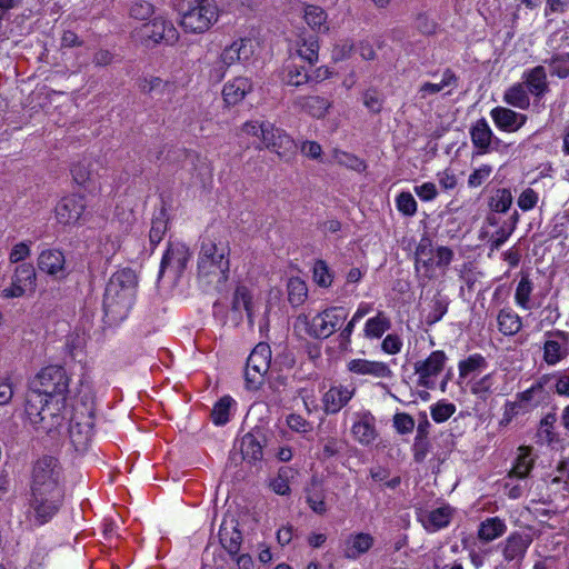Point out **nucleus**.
Masks as SVG:
<instances>
[{"instance_id":"nucleus-1","label":"nucleus","mask_w":569,"mask_h":569,"mask_svg":"<svg viewBox=\"0 0 569 569\" xmlns=\"http://www.w3.org/2000/svg\"><path fill=\"white\" fill-rule=\"evenodd\" d=\"M230 246L220 237L207 236L201 241L198 258V276L217 289L228 280L230 271Z\"/></svg>"},{"instance_id":"nucleus-2","label":"nucleus","mask_w":569,"mask_h":569,"mask_svg":"<svg viewBox=\"0 0 569 569\" xmlns=\"http://www.w3.org/2000/svg\"><path fill=\"white\" fill-rule=\"evenodd\" d=\"M94 427V409L90 402H76L69 425V438L74 450L84 452L91 445Z\"/></svg>"},{"instance_id":"nucleus-3","label":"nucleus","mask_w":569,"mask_h":569,"mask_svg":"<svg viewBox=\"0 0 569 569\" xmlns=\"http://www.w3.org/2000/svg\"><path fill=\"white\" fill-rule=\"evenodd\" d=\"M60 473L61 470L56 458L46 456L39 459L33 466L31 493L62 499Z\"/></svg>"},{"instance_id":"nucleus-4","label":"nucleus","mask_w":569,"mask_h":569,"mask_svg":"<svg viewBox=\"0 0 569 569\" xmlns=\"http://www.w3.org/2000/svg\"><path fill=\"white\" fill-rule=\"evenodd\" d=\"M180 24L187 32L202 33L219 18L216 0H186Z\"/></svg>"},{"instance_id":"nucleus-5","label":"nucleus","mask_w":569,"mask_h":569,"mask_svg":"<svg viewBox=\"0 0 569 569\" xmlns=\"http://www.w3.org/2000/svg\"><path fill=\"white\" fill-rule=\"evenodd\" d=\"M70 378L64 368L48 366L32 381V388L44 397L64 399L69 393Z\"/></svg>"},{"instance_id":"nucleus-6","label":"nucleus","mask_w":569,"mask_h":569,"mask_svg":"<svg viewBox=\"0 0 569 569\" xmlns=\"http://www.w3.org/2000/svg\"><path fill=\"white\" fill-rule=\"evenodd\" d=\"M137 39L146 47L164 43L173 46L179 40V32L170 20L156 17L134 31Z\"/></svg>"},{"instance_id":"nucleus-7","label":"nucleus","mask_w":569,"mask_h":569,"mask_svg":"<svg viewBox=\"0 0 569 569\" xmlns=\"http://www.w3.org/2000/svg\"><path fill=\"white\" fill-rule=\"evenodd\" d=\"M347 311L342 307H330L317 313L310 321H306L307 333L316 339H327L332 336L347 319ZM307 320V317H305Z\"/></svg>"},{"instance_id":"nucleus-8","label":"nucleus","mask_w":569,"mask_h":569,"mask_svg":"<svg viewBox=\"0 0 569 569\" xmlns=\"http://www.w3.org/2000/svg\"><path fill=\"white\" fill-rule=\"evenodd\" d=\"M271 349L268 343L260 342L251 351L247 360L244 378L248 389H259L264 380V376L270 368Z\"/></svg>"},{"instance_id":"nucleus-9","label":"nucleus","mask_w":569,"mask_h":569,"mask_svg":"<svg viewBox=\"0 0 569 569\" xmlns=\"http://www.w3.org/2000/svg\"><path fill=\"white\" fill-rule=\"evenodd\" d=\"M264 147L277 153L282 160L289 161L297 151L295 140L282 129L276 128L273 123L267 122L262 138Z\"/></svg>"},{"instance_id":"nucleus-10","label":"nucleus","mask_w":569,"mask_h":569,"mask_svg":"<svg viewBox=\"0 0 569 569\" xmlns=\"http://www.w3.org/2000/svg\"><path fill=\"white\" fill-rule=\"evenodd\" d=\"M253 43L251 39H240L226 47L220 54L221 66L216 69L217 79L224 77L226 69L237 62L244 63L253 56Z\"/></svg>"},{"instance_id":"nucleus-11","label":"nucleus","mask_w":569,"mask_h":569,"mask_svg":"<svg viewBox=\"0 0 569 569\" xmlns=\"http://www.w3.org/2000/svg\"><path fill=\"white\" fill-rule=\"evenodd\" d=\"M133 296L120 291L118 287L108 282L103 296V309L106 315L114 321L126 318L133 305Z\"/></svg>"},{"instance_id":"nucleus-12","label":"nucleus","mask_w":569,"mask_h":569,"mask_svg":"<svg viewBox=\"0 0 569 569\" xmlns=\"http://www.w3.org/2000/svg\"><path fill=\"white\" fill-rule=\"evenodd\" d=\"M191 253L189 248L182 242H169L166 252L161 259L159 279L167 269H170L174 277H180L186 270Z\"/></svg>"},{"instance_id":"nucleus-13","label":"nucleus","mask_w":569,"mask_h":569,"mask_svg":"<svg viewBox=\"0 0 569 569\" xmlns=\"http://www.w3.org/2000/svg\"><path fill=\"white\" fill-rule=\"evenodd\" d=\"M87 208L86 199L80 194L63 197L56 206V219L60 224L73 226L78 223Z\"/></svg>"},{"instance_id":"nucleus-14","label":"nucleus","mask_w":569,"mask_h":569,"mask_svg":"<svg viewBox=\"0 0 569 569\" xmlns=\"http://www.w3.org/2000/svg\"><path fill=\"white\" fill-rule=\"evenodd\" d=\"M266 437L259 431L246 433L240 441L241 459L256 471L262 469Z\"/></svg>"},{"instance_id":"nucleus-15","label":"nucleus","mask_w":569,"mask_h":569,"mask_svg":"<svg viewBox=\"0 0 569 569\" xmlns=\"http://www.w3.org/2000/svg\"><path fill=\"white\" fill-rule=\"evenodd\" d=\"M447 356L443 351H432L426 360L417 361L415 363V372L419 376L418 385L432 389L435 382L432 377H437L443 369Z\"/></svg>"},{"instance_id":"nucleus-16","label":"nucleus","mask_w":569,"mask_h":569,"mask_svg":"<svg viewBox=\"0 0 569 569\" xmlns=\"http://www.w3.org/2000/svg\"><path fill=\"white\" fill-rule=\"evenodd\" d=\"M62 499L50 498L44 495H33L30 498L29 518L36 525H44L59 510Z\"/></svg>"},{"instance_id":"nucleus-17","label":"nucleus","mask_w":569,"mask_h":569,"mask_svg":"<svg viewBox=\"0 0 569 569\" xmlns=\"http://www.w3.org/2000/svg\"><path fill=\"white\" fill-rule=\"evenodd\" d=\"M356 389L342 385L332 386L322 397L323 411L336 415L352 399Z\"/></svg>"},{"instance_id":"nucleus-18","label":"nucleus","mask_w":569,"mask_h":569,"mask_svg":"<svg viewBox=\"0 0 569 569\" xmlns=\"http://www.w3.org/2000/svg\"><path fill=\"white\" fill-rule=\"evenodd\" d=\"M38 268L56 279H63L67 276L64 256L57 249L43 250L38 258Z\"/></svg>"},{"instance_id":"nucleus-19","label":"nucleus","mask_w":569,"mask_h":569,"mask_svg":"<svg viewBox=\"0 0 569 569\" xmlns=\"http://www.w3.org/2000/svg\"><path fill=\"white\" fill-rule=\"evenodd\" d=\"M66 402L67 400L64 399H52L46 397L41 415V417H43V422H40L38 425V428H41L42 430L50 432L53 429L60 427L64 419L62 411L66 409Z\"/></svg>"},{"instance_id":"nucleus-20","label":"nucleus","mask_w":569,"mask_h":569,"mask_svg":"<svg viewBox=\"0 0 569 569\" xmlns=\"http://www.w3.org/2000/svg\"><path fill=\"white\" fill-rule=\"evenodd\" d=\"M532 539L528 533L513 532L501 545L506 561H520L525 557Z\"/></svg>"},{"instance_id":"nucleus-21","label":"nucleus","mask_w":569,"mask_h":569,"mask_svg":"<svg viewBox=\"0 0 569 569\" xmlns=\"http://www.w3.org/2000/svg\"><path fill=\"white\" fill-rule=\"evenodd\" d=\"M293 107L313 118H325L331 108V102L320 96H300L293 100Z\"/></svg>"},{"instance_id":"nucleus-22","label":"nucleus","mask_w":569,"mask_h":569,"mask_svg":"<svg viewBox=\"0 0 569 569\" xmlns=\"http://www.w3.org/2000/svg\"><path fill=\"white\" fill-rule=\"evenodd\" d=\"M491 117L498 128L509 132L517 131L527 121L526 114L517 113L516 111L503 107L493 108L491 110Z\"/></svg>"},{"instance_id":"nucleus-23","label":"nucleus","mask_w":569,"mask_h":569,"mask_svg":"<svg viewBox=\"0 0 569 569\" xmlns=\"http://www.w3.org/2000/svg\"><path fill=\"white\" fill-rule=\"evenodd\" d=\"M251 91V80L246 77H237L223 86L222 97L228 106H236Z\"/></svg>"},{"instance_id":"nucleus-24","label":"nucleus","mask_w":569,"mask_h":569,"mask_svg":"<svg viewBox=\"0 0 569 569\" xmlns=\"http://www.w3.org/2000/svg\"><path fill=\"white\" fill-rule=\"evenodd\" d=\"M375 543V538L367 532L351 533L345 541L343 556L347 559L356 560L368 552Z\"/></svg>"},{"instance_id":"nucleus-25","label":"nucleus","mask_w":569,"mask_h":569,"mask_svg":"<svg viewBox=\"0 0 569 569\" xmlns=\"http://www.w3.org/2000/svg\"><path fill=\"white\" fill-rule=\"evenodd\" d=\"M349 371L357 375H369L376 378H391L392 371L389 366L381 361H369L366 359H353L348 363Z\"/></svg>"},{"instance_id":"nucleus-26","label":"nucleus","mask_w":569,"mask_h":569,"mask_svg":"<svg viewBox=\"0 0 569 569\" xmlns=\"http://www.w3.org/2000/svg\"><path fill=\"white\" fill-rule=\"evenodd\" d=\"M219 539L222 547L231 556L238 555L242 542V535L233 520H231L230 522L223 521L221 523L219 530Z\"/></svg>"},{"instance_id":"nucleus-27","label":"nucleus","mask_w":569,"mask_h":569,"mask_svg":"<svg viewBox=\"0 0 569 569\" xmlns=\"http://www.w3.org/2000/svg\"><path fill=\"white\" fill-rule=\"evenodd\" d=\"M351 431L356 440L361 445L368 446L372 443L377 438L375 417L370 412L362 413L360 419L353 423Z\"/></svg>"},{"instance_id":"nucleus-28","label":"nucleus","mask_w":569,"mask_h":569,"mask_svg":"<svg viewBox=\"0 0 569 569\" xmlns=\"http://www.w3.org/2000/svg\"><path fill=\"white\" fill-rule=\"evenodd\" d=\"M139 88L143 93H156L160 98L171 100L176 93L174 82L164 81L159 77L143 78L139 82Z\"/></svg>"},{"instance_id":"nucleus-29","label":"nucleus","mask_w":569,"mask_h":569,"mask_svg":"<svg viewBox=\"0 0 569 569\" xmlns=\"http://www.w3.org/2000/svg\"><path fill=\"white\" fill-rule=\"evenodd\" d=\"M525 86L536 97H542L548 91L547 74L542 66H537L525 76Z\"/></svg>"},{"instance_id":"nucleus-30","label":"nucleus","mask_w":569,"mask_h":569,"mask_svg":"<svg viewBox=\"0 0 569 569\" xmlns=\"http://www.w3.org/2000/svg\"><path fill=\"white\" fill-rule=\"evenodd\" d=\"M451 517L452 510L450 507H439L426 513L421 521L428 531H437L447 527L451 520Z\"/></svg>"},{"instance_id":"nucleus-31","label":"nucleus","mask_w":569,"mask_h":569,"mask_svg":"<svg viewBox=\"0 0 569 569\" xmlns=\"http://www.w3.org/2000/svg\"><path fill=\"white\" fill-rule=\"evenodd\" d=\"M44 401H46V397L42 393L38 392L33 388L27 395L24 410H26V415H27L29 421L33 426L38 427V425L40 422H43V417H41V415H42Z\"/></svg>"},{"instance_id":"nucleus-32","label":"nucleus","mask_w":569,"mask_h":569,"mask_svg":"<svg viewBox=\"0 0 569 569\" xmlns=\"http://www.w3.org/2000/svg\"><path fill=\"white\" fill-rule=\"evenodd\" d=\"M471 141L480 153L488 151L491 143L492 131L485 119L478 120L470 130Z\"/></svg>"},{"instance_id":"nucleus-33","label":"nucleus","mask_w":569,"mask_h":569,"mask_svg":"<svg viewBox=\"0 0 569 569\" xmlns=\"http://www.w3.org/2000/svg\"><path fill=\"white\" fill-rule=\"evenodd\" d=\"M507 530L506 523L498 517L488 518L479 526L478 538L483 542H490L501 537Z\"/></svg>"},{"instance_id":"nucleus-34","label":"nucleus","mask_w":569,"mask_h":569,"mask_svg":"<svg viewBox=\"0 0 569 569\" xmlns=\"http://www.w3.org/2000/svg\"><path fill=\"white\" fill-rule=\"evenodd\" d=\"M327 19L328 14L321 7L313 4L305 7V20L312 30L327 32L329 30Z\"/></svg>"},{"instance_id":"nucleus-35","label":"nucleus","mask_w":569,"mask_h":569,"mask_svg":"<svg viewBox=\"0 0 569 569\" xmlns=\"http://www.w3.org/2000/svg\"><path fill=\"white\" fill-rule=\"evenodd\" d=\"M120 291H124L134 297L137 276L133 270L126 268L114 272L108 281Z\"/></svg>"},{"instance_id":"nucleus-36","label":"nucleus","mask_w":569,"mask_h":569,"mask_svg":"<svg viewBox=\"0 0 569 569\" xmlns=\"http://www.w3.org/2000/svg\"><path fill=\"white\" fill-rule=\"evenodd\" d=\"M311 80V76L307 72L303 66H298L289 62L284 66L282 71V81L287 86L299 87Z\"/></svg>"},{"instance_id":"nucleus-37","label":"nucleus","mask_w":569,"mask_h":569,"mask_svg":"<svg viewBox=\"0 0 569 569\" xmlns=\"http://www.w3.org/2000/svg\"><path fill=\"white\" fill-rule=\"evenodd\" d=\"M449 300L446 296L437 292L428 305V313L426 315V323L432 326L440 321L447 313Z\"/></svg>"},{"instance_id":"nucleus-38","label":"nucleus","mask_w":569,"mask_h":569,"mask_svg":"<svg viewBox=\"0 0 569 569\" xmlns=\"http://www.w3.org/2000/svg\"><path fill=\"white\" fill-rule=\"evenodd\" d=\"M497 320L499 330L505 336H513L518 333L522 327L520 317L509 309L500 310Z\"/></svg>"},{"instance_id":"nucleus-39","label":"nucleus","mask_w":569,"mask_h":569,"mask_svg":"<svg viewBox=\"0 0 569 569\" xmlns=\"http://www.w3.org/2000/svg\"><path fill=\"white\" fill-rule=\"evenodd\" d=\"M528 91L523 83H517L505 92L503 99L508 104L525 110L530 106Z\"/></svg>"},{"instance_id":"nucleus-40","label":"nucleus","mask_w":569,"mask_h":569,"mask_svg":"<svg viewBox=\"0 0 569 569\" xmlns=\"http://www.w3.org/2000/svg\"><path fill=\"white\" fill-rule=\"evenodd\" d=\"M231 308L233 311H240L243 309L247 312L249 323L251 326L253 325L252 298L247 287H237L233 293Z\"/></svg>"},{"instance_id":"nucleus-41","label":"nucleus","mask_w":569,"mask_h":569,"mask_svg":"<svg viewBox=\"0 0 569 569\" xmlns=\"http://www.w3.org/2000/svg\"><path fill=\"white\" fill-rule=\"evenodd\" d=\"M390 328V319L383 311H379L376 317L367 320L365 326V336L367 338H381Z\"/></svg>"},{"instance_id":"nucleus-42","label":"nucleus","mask_w":569,"mask_h":569,"mask_svg":"<svg viewBox=\"0 0 569 569\" xmlns=\"http://www.w3.org/2000/svg\"><path fill=\"white\" fill-rule=\"evenodd\" d=\"M288 300L293 307L302 305L308 296L306 282L299 277L290 278L287 284Z\"/></svg>"},{"instance_id":"nucleus-43","label":"nucleus","mask_w":569,"mask_h":569,"mask_svg":"<svg viewBox=\"0 0 569 569\" xmlns=\"http://www.w3.org/2000/svg\"><path fill=\"white\" fill-rule=\"evenodd\" d=\"M532 291H533L532 281L529 279V277L527 274L522 276L517 286L516 293H515V300H516L517 305L525 310H530L532 307L530 303V297H531Z\"/></svg>"},{"instance_id":"nucleus-44","label":"nucleus","mask_w":569,"mask_h":569,"mask_svg":"<svg viewBox=\"0 0 569 569\" xmlns=\"http://www.w3.org/2000/svg\"><path fill=\"white\" fill-rule=\"evenodd\" d=\"M519 450L520 453L516 460L513 468L510 471V476L522 479L529 475L533 466V459L530 457L529 448L520 447Z\"/></svg>"},{"instance_id":"nucleus-45","label":"nucleus","mask_w":569,"mask_h":569,"mask_svg":"<svg viewBox=\"0 0 569 569\" xmlns=\"http://www.w3.org/2000/svg\"><path fill=\"white\" fill-rule=\"evenodd\" d=\"M332 158L340 166H345L358 172L365 171L367 168L365 161L359 159L357 156L338 149L333 150Z\"/></svg>"},{"instance_id":"nucleus-46","label":"nucleus","mask_w":569,"mask_h":569,"mask_svg":"<svg viewBox=\"0 0 569 569\" xmlns=\"http://www.w3.org/2000/svg\"><path fill=\"white\" fill-rule=\"evenodd\" d=\"M232 403L233 399L230 396H224L214 405L211 417L216 425L221 426L229 421V411Z\"/></svg>"},{"instance_id":"nucleus-47","label":"nucleus","mask_w":569,"mask_h":569,"mask_svg":"<svg viewBox=\"0 0 569 569\" xmlns=\"http://www.w3.org/2000/svg\"><path fill=\"white\" fill-rule=\"evenodd\" d=\"M487 365L486 359L481 355H472L459 362V378L466 379L472 372L485 368Z\"/></svg>"},{"instance_id":"nucleus-48","label":"nucleus","mask_w":569,"mask_h":569,"mask_svg":"<svg viewBox=\"0 0 569 569\" xmlns=\"http://www.w3.org/2000/svg\"><path fill=\"white\" fill-rule=\"evenodd\" d=\"M320 442L322 443L321 458L325 460L340 455L343 451L345 446H346L345 440L339 439L337 437L322 438L320 440Z\"/></svg>"},{"instance_id":"nucleus-49","label":"nucleus","mask_w":569,"mask_h":569,"mask_svg":"<svg viewBox=\"0 0 569 569\" xmlns=\"http://www.w3.org/2000/svg\"><path fill=\"white\" fill-rule=\"evenodd\" d=\"M545 62L551 68L550 73L552 76H557L559 78L569 77V53L556 54Z\"/></svg>"},{"instance_id":"nucleus-50","label":"nucleus","mask_w":569,"mask_h":569,"mask_svg":"<svg viewBox=\"0 0 569 569\" xmlns=\"http://www.w3.org/2000/svg\"><path fill=\"white\" fill-rule=\"evenodd\" d=\"M92 162L90 160H81L74 163L71 168L73 180L80 184H86L92 177Z\"/></svg>"},{"instance_id":"nucleus-51","label":"nucleus","mask_w":569,"mask_h":569,"mask_svg":"<svg viewBox=\"0 0 569 569\" xmlns=\"http://www.w3.org/2000/svg\"><path fill=\"white\" fill-rule=\"evenodd\" d=\"M512 203V194L509 189H498L491 198L490 207L496 212H506Z\"/></svg>"},{"instance_id":"nucleus-52","label":"nucleus","mask_w":569,"mask_h":569,"mask_svg":"<svg viewBox=\"0 0 569 569\" xmlns=\"http://www.w3.org/2000/svg\"><path fill=\"white\" fill-rule=\"evenodd\" d=\"M492 386H493V375L489 373L480 378L479 380L475 381L470 390L473 395H476L478 398L482 400H487L488 397L492 393Z\"/></svg>"},{"instance_id":"nucleus-53","label":"nucleus","mask_w":569,"mask_h":569,"mask_svg":"<svg viewBox=\"0 0 569 569\" xmlns=\"http://www.w3.org/2000/svg\"><path fill=\"white\" fill-rule=\"evenodd\" d=\"M556 422L557 415L555 412H549L540 421L539 436L543 437L548 443L557 440V433L553 431Z\"/></svg>"},{"instance_id":"nucleus-54","label":"nucleus","mask_w":569,"mask_h":569,"mask_svg":"<svg viewBox=\"0 0 569 569\" xmlns=\"http://www.w3.org/2000/svg\"><path fill=\"white\" fill-rule=\"evenodd\" d=\"M154 12V7L152 3L146 0H136L130 6V17L137 20H147Z\"/></svg>"},{"instance_id":"nucleus-55","label":"nucleus","mask_w":569,"mask_h":569,"mask_svg":"<svg viewBox=\"0 0 569 569\" xmlns=\"http://www.w3.org/2000/svg\"><path fill=\"white\" fill-rule=\"evenodd\" d=\"M167 231V217L164 211H161L158 217L152 220L150 229V242L151 244H158Z\"/></svg>"},{"instance_id":"nucleus-56","label":"nucleus","mask_w":569,"mask_h":569,"mask_svg":"<svg viewBox=\"0 0 569 569\" xmlns=\"http://www.w3.org/2000/svg\"><path fill=\"white\" fill-rule=\"evenodd\" d=\"M313 280L317 284L328 288L332 283V276L323 260H317L313 267Z\"/></svg>"},{"instance_id":"nucleus-57","label":"nucleus","mask_w":569,"mask_h":569,"mask_svg":"<svg viewBox=\"0 0 569 569\" xmlns=\"http://www.w3.org/2000/svg\"><path fill=\"white\" fill-rule=\"evenodd\" d=\"M13 279L16 282H20L22 284L32 286L36 279V271L32 264L22 263L17 267Z\"/></svg>"},{"instance_id":"nucleus-58","label":"nucleus","mask_w":569,"mask_h":569,"mask_svg":"<svg viewBox=\"0 0 569 569\" xmlns=\"http://www.w3.org/2000/svg\"><path fill=\"white\" fill-rule=\"evenodd\" d=\"M362 101L368 110L372 113L377 114L382 110L383 98L377 90H367L362 96Z\"/></svg>"},{"instance_id":"nucleus-59","label":"nucleus","mask_w":569,"mask_h":569,"mask_svg":"<svg viewBox=\"0 0 569 569\" xmlns=\"http://www.w3.org/2000/svg\"><path fill=\"white\" fill-rule=\"evenodd\" d=\"M561 346L556 340H547L543 347V358L548 365H556L562 359Z\"/></svg>"},{"instance_id":"nucleus-60","label":"nucleus","mask_w":569,"mask_h":569,"mask_svg":"<svg viewBox=\"0 0 569 569\" xmlns=\"http://www.w3.org/2000/svg\"><path fill=\"white\" fill-rule=\"evenodd\" d=\"M397 208L405 216L411 217L417 212V202L409 192H401L397 197Z\"/></svg>"},{"instance_id":"nucleus-61","label":"nucleus","mask_w":569,"mask_h":569,"mask_svg":"<svg viewBox=\"0 0 569 569\" xmlns=\"http://www.w3.org/2000/svg\"><path fill=\"white\" fill-rule=\"evenodd\" d=\"M515 230V226H510L506 228L505 226L500 227L490 238L489 248L490 253L498 250L512 234Z\"/></svg>"},{"instance_id":"nucleus-62","label":"nucleus","mask_w":569,"mask_h":569,"mask_svg":"<svg viewBox=\"0 0 569 569\" xmlns=\"http://www.w3.org/2000/svg\"><path fill=\"white\" fill-rule=\"evenodd\" d=\"M455 411V405L438 402L431 408V417L436 422H443L448 420Z\"/></svg>"},{"instance_id":"nucleus-63","label":"nucleus","mask_w":569,"mask_h":569,"mask_svg":"<svg viewBox=\"0 0 569 569\" xmlns=\"http://www.w3.org/2000/svg\"><path fill=\"white\" fill-rule=\"evenodd\" d=\"M393 426L401 435L410 433L415 428V420L408 413H396L393 416Z\"/></svg>"},{"instance_id":"nucleus-64","label":"nucleus","mask_w":569,"mask_h":569,"mask_svg":"<svg viewBox=\"0 0 569 569\" xmlns=\"http://www.w3.org/2000/svg\"><path fill=\"white\" fill-rule=\"evenodd\" d=\"M492 168L489 164H483L479 169H476L468 179V186L470 188H477L481 186L491 174Z\"/></svg>"}]
</instances>
